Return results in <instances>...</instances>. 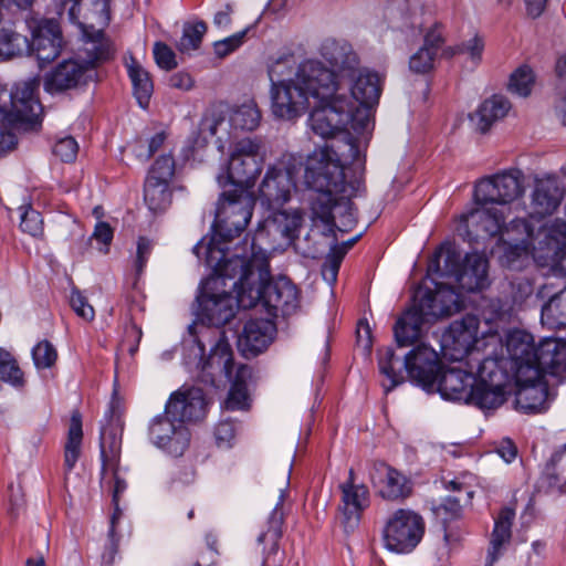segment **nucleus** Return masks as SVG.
Returning a JSON list of instances; mask_svg holds the SVG:
<instances>
[{"instance_id": "nucleus-1", "label": "nucleus", "mask_w": 566, "mask_h": 566, "mask_svg": "<svg viewBox=\"0 0 566 566\" xmlns=\"http://www.w3.org/2000/svg\"><path fill=\"white\" fill-rule=\"evenodd\" d=\"M293 55L282 56L269 66L271 112L274 117L292 120L313 108L308 125L316 136H328L340 127L346 115L338 113L345 99L337 95L333 73L317 61H305L294 73Z\"/></svg>"}, {"instance_id": "nucleus-2", "label": "nucleus", "mask_w": 566, "mask_h": 566, "mask_svg": "<svg viewBox=\"0 0 566 566\" xmlns=\"http://www.w3.org/2000/svg\"><path fill=\"white\" fill-rule=\"evenodd\" d=\"M218 150L226 167V175H219L218 182L221 187L232 185L234 188L224 191L219 200L212 224L214 235L208 244L200 241L193 247L192 251L198 258L202 252L207 255L211 244L226 252L220 245L221 241H231L245 230L255 202L251 188L261 172L258 144H219Z\"/></svg>"}, {"instance_id": "nucleus-3", "label": "nucleus", "mask_w": 566, "mask_h": 566, "mask_svg": "<svg viewBox=\"0 0 566 566\" xmlns=\"http://www.w3.org/2000/svg\"><path fill=\"white\" fill-rule=\"evenodd\" d=\"M206 263L213 274L202 283L197 302L209 321L227 324L234 317L235 306L240 307L238 293L248 290L252 273L241 254L228 258L227 252L213 244L207 250Z\"/></svg>"}, {"instance_id": "nucleus-4", "label": "nucleus", "mask_w": 566, "mask_h": 566, "mask_svg": "<svg viewBox=\"0 0 566 566\" xmlns=\"http://www.w3.org/2000/svg\"><path fill=\"white\" fill-rule=\"evenodd\" d=\"M263 234V230H259L250 243V253L244 251L241 254L252 274L248 290L238 293L239 305L247 310L261 303L272 316L291 315L298 306V291L285 276L268 282L269 259L265 250L259 245Z\"/></svg>"}, {"instance_id": "nucleus-5", "label": "nucleus", "mask_w": 566, "mask_h": 566, "mask_svg": "<svg viewBox=\"0 0 566 566\" xmlns=\"http://www.w3.org/2000/svg\"><path fill=\"white\" fill-rule=\"evenodd\" d=\"M333 81L337 86V95L345 99L339 103L338 113H344L340 127L333 129L328 136H319L323 139L342 138L345 142H358L369 139L374 130V119L370 108L378 103L381 93V80L377 73L358 71L354 78Z\"/></svg>"}, {"instance_id": "nucleus-6", "label": "nucleus", "mask_w": 566, "mask_h": 566, "mask_svg": "<svg viewBox=\"0 0 566 566\" xmlns=\"http://www.w3.org/2000/svg\"><path fill=\"white\" fill-rule=\"evenodd\" d=\"M343 161L337 154L325 144L306 158L304 167V185L317 193L313 200L314 213L324 221H329L336 205V196L346 188Z\"/></svg>"}, {"instance_id": "nucleus-7", "label": "nucleus", "mask_w": 566, "mask_h": 566, "mask_svg": "<svg viewBox=\"0 0 566 566\" xmlns=\"http://www.w3.org/2000/svg\"><path fill=\"white\" fill-rule=\"evenodd\" d=\"M479 318L465 315L450 324L441 339L442 355L451 361H464L465 366L473 367V363H484L492 359L491 354L503 350L502 338L496 332L488 331L478 337Z\"/></svg>"}, {"instance_id": "nucleus-8", "label": "nucleus", "mask_w": 566, "mask_h": 566, "mask_svg": "<svg viewBox=\"0 0 566 566\" xmlns=\"http://www.w3.org/2000/svg\"><path fill=\"white\" fill-rule=\"evenodd\" d=\"M527 233V243L511 248L506 253L507 263L518 269L530 258L539 266H559L566 273V222L555 221L543 226L534 233V229L525 221L517 220Z\"/></svg>"}, {"instance_id": "nucleus-9", "label": "nucleus", "mask_w": 566, "mask_h": 566, "mask_svg": "<svg viewBox=\"0 0 566 566\" xmlns=\"http://www.w3.org/2000/svg\"><path fill=\"white\" fill-rule=\"evenodd\" d=\"M34 81L18 83L11 92L0 85V119L9 125H0V142H13L17 134L38 132L41 106L34 93Z\"/></svg>"}, {"instance_id": "nucleus-10", "label": "nucleus", "mask_w": 566, "mask_h": 566, "mask_svg": "<svg viewBox=\"0 0 566 566\" xmlns=\"http://www.w3.org/2000/svg\"><path fill=\"white\" fill-rule=\"evenodd\" d=\"M63 11L69 20L76 24L84 36V51L92 61H107L113 54L112 43L102 30L108 23L109 12L107 0H64Z\"/></svg>"}, {"instance_id": "nucleus-11", "label": "nucleus", "mask_w": 566, "mask_h": 566, "mask_svg": "<svg viewBox=\"0 0 566 566\" xmlns=\"http://www.w3.org/2000/svg\"><path fill=\"white\" fill-rule=\"evenodd\" d=\"M489 262L479 253H470L463 263H460V255L451 247H440L431 259L428 272L438 274L458 284L461 292H474L485 289L489 285L488 279Z\"/></svg>"}, {"instance_id": "nucleus-12", "label": "nucleus", "mask_w": 566, "mask_h": 566, "mask_svg": "<svg viewBox=\"0 0 566 566\" xmlns=\"http://www.w3.org/2000/svg\"><path fill=\"white\" fill-rule=\"evenodd\" d=\"M478 207L470 210L468 213H464L460 217V223L457 228V231L460 235L464 237L469 241H478L480 239H486L495 237L502 233L504 230H516L526 235L525 239L522 240L521 244L509 245L503 255V262L509 266L506 253L511 248L514 247H523L527 243V233L525 232L523 226L516 224L515 221L518 219L512 220L510 227L505 226L506 211L496 207L495 205H476ZM530 227L531 224L527 220L522 219Z\"/></svg>"}, {"instance_id": "nucleus-13", "label": "nucleus", "mask_w": 566, "mask_h": 566, "mask_svg": "<svg viewBox=\"0 0 566 566\" xmlns=\"http://www.w3.org/2000/svg\"><path fill=\"white\" fill-rule=\"evenodd\" d=\"M510 379L507 359H485L476 367V379L468 403L482 410L499 408L506 400V386Z\"/></svg>"}, {"instance_id": "nucleus-14", "label": "nucleus", "mask_w": 566, "mask_h": 566, "mask_svg": "<svg viewBox=\"0 0 566 566\" xmlns=\"http://www.w3.org/2000/svg\"><path fill=\"white\" fill-rule=\"evenodd\" d=\"M503 350L491 354L492 359H507V371L514 374L516 381H534L539 378L537 365V347L533 336L524 331L507 334Z\"/></svg>"}, {"instance_id": "nucleus-15", "label": "nucleus", "mask_w": 566, "mask_h": 566, "mask_svg": "<svg viewBox=\"0 0 566 566\" xmlns=\"http://www.w3.org/2000/svg\"><path fill=\"white\" fill-rule=\"evenodd\" d=\"M201 368L206 381H214L218 376L232 379L233 357L230 344L222 337L220 332L210 327H202L200 336L196 339Z\"/></svg>"}, {"instance_id": "nucleus-16", "label": "nucleus", "mask_w": 566, "mask_h": 566, "mask_svg": "<svg viewBox=\"0 0 566 566\" xmlns=\"http://www.w3.org/2000/svg\"><path fill=\"white\" fill-rule=\"evenodd\" d=\"M424 534V521L412 510L399 509L388 518L384 528L386 548L395 553H410Z\"/></svg>"}, {"instance_id": "nucleus-17", "label": "nucleus", "mask_w": 566, "mask_h": 566, "mask_svg": "<svg viewBox=\"0 0 566 566\" xmlns=\"http://www.w3.org/2000/svg\"><path fill=\"white\" fill-rule=\"evenodd\" d=\"M148 438L156 448L174 457H180L189 447L190 431L181 420L165 410L163 415L150 420Z\"/></svg>"}, {"instance_id": "nucleus-18", "label": "nucleus", "mask_w": 566, "mask_h": 566, "mask_svg": "<svg viewBox=\"0 0 566 566\" xmlns=\"http://www.w3.org/2000/svg\"><path fill=\"white\" fill-rule=\"evenodd\" d=\"M413 302L431 321H434L460 312L464 301L462 292L449 280L436 282L433 291L429 289L417 291Z\"/></svg>"}, {"instance_id": "nucleus-19", "label": "nucleus", "mask_w": 566, "mask_h": 566, "mask_svg": "<svg viewBox=\"0 0 566 566\" xmlns=\"http://www.w3.org/2000/svg\"><path fill=\"white\" fill-rule=\"evenodd\" d=\"M83 63L77 60H67L45 74L44 90L49 93H62L67 90L86 85L95 76L94 67L102 61H92V56L82 49Z\"/></svg>"}, {"instance_id": "nucleus-20", "label": "nucleus", "mask_w": 566, "mask_h": 566, "mask_svg": "<svg viewBox=\"0 0 566 566\" xmlns=\"http://www.w3.org/2000/svg\"><path fill=\"white\" fill-rule=\"evenodd\" d=\"M522 193L523 187L520 177L512 172H503L476 182L474 201L476 205H495L507 212L509 205Z\"/></svg>"}, {"instance_id": "nucleus-21", "label": "nucleus", "mask_w": 566, "mask_h": 566, "mask_svg": "<svg viewBox=\"0 0 566 566\" xmlns=\"http://www.w3.org/2000/svg\"><path fill=\"white\" fill-rule=\"evenodd\" d=\"M405 370L409 379L430 391L436 387L437 377L441 373L438 353L426 343H419L403 358Z\"/></svg>"}, {"instance_id": "nucleus-22", "label": "nucleus", "mask_w": 566, "mask_h": 566, "mask_svg": "<svg viewBox=\"0 0 566 566\" xmlns=\"http://www.w3.org/2000/svg\"><path fill=\"white\" fill-rule=\"evenodd\" d=\"M458 363L457 366L449 367L446 370L441 368L432 391H439L444 399L468 402L471 388L476 379V364L473 363V367H471L465 366L464 361Z\"/></svg>"}, {"instance_id": "nucleus-23", "label": "nucleus", "mask_w": 566, "mask_h": 566, "mask_svg": "<svg viewBox=\"0 0 566 566\" xmlns=\"http://www.w3.org/2000/svg\"><path fill=\"white\" fill-rule=\"evenodd\" d=\"M564 196L565 186L558 178L548 176L536 180L530 205L531 218L552 216L559 208Z\"/></svg>"}, {"instance_id": "nucleus-24", "label": "nucleus", "mask_w": 566, "mask_h": 566, "mask_svg": "<svg viewBox=\"0 0 566 566\" xmlns=\"http://www.w3.org/2000/svg\"><path fill=\"white\" fill-rule=\"evenodd\" d=\"M284 493L281 491L279 502L268 518V527L258 536V543L263 545L261 566H283L284 552L279 547V541L282 537V526L284 514L282 503Z\"/></svg>"}, {"instance_id": "nucleus-25", "label": "nucleus", "mask_w": 566, "mask_h": 566, "mask_svg": "<svg viewBox=\"0 0 566 566\" xmlns=\"http://www.w3.org/2000/svg\"><path fill=\"white\" fill-rule=\"evenodd\" d=\"M208 402L200 388L180 389L174 392L166 403V411L171 413L184 424L187 421H199L207 413Z\"/></svg>"}, {"instance_id": "nucleus-26", "label": "nucleus", "mask_w": 566, "mask_h": 566, "mask_svg": "<svg viewBox=\"0 0 566 566\" xmlns=\"http://www.w3.org/2000/svg\"><path fill=\"white\" fill-rule=\"evenodd\" d=\"M370 479L379 495L386 500H403L412 492V484L406 475L386 463H376Z\"/></svg>"}, {"instance_id": "nucleus-27", "label": "nucleus", "mask_w": 566, "mask_h": 566, "mask_svg": "<svg viewBox=\"0 0 566 566\" xmlns=\"http://www.w3.org/2000/svg\"><path fill=\"white\" fill-rule=\"evenodd\" d=\"M322 56L333 66L335 71L329 70L335 78L353 80L357 73L358 59L353 51L352 45L346 41L327 39L321 46Z\"/></svg>"}, {"instance_id": "nucleus-28", "label": "nucleus", "mask_w": 566, "mask_h": 566, "mask_svg": "<svg viewBox=\"0 0 566 566\" xmlns=\"http://www.w3.org/2000/svg\"><path fill=\"white\" fill-rule=\"evenodd\" d=\"M62 42L60 24L53 19H44L33 31L30 49L40 62L50 63L60 55Z\"/></svg>"}, {"instance_id": "nucleus-29", "label": "nucleus", "mask_w": 566, "mask_h": 566, "mask_svg": "<svg viewBox=\"0 0 566 566\" xmlns=\"http://www.w3.org/2000/svg\"><path fill=\"white\" fill-rule=\"evenodd\" d=\"M539 378L545 374L566 380V340L546 337L537 346V365Z\"/></svg>"}, {"instance_id": "nucleus-30", "label": "nucleus", "mask_w": 566, "mask_h": 566, "mask_svg": "<svg viewBox=\"0 0 566 566\" xmlns=\"http://www.w3.org/2000/svg\"><path fill=\"white\" fill-rule=\"evenodd\" d=\"M292 187L293 180L289 172L270 169L260 186L259 199L269 209L279 210L290 200Z\"/></svg>"}, {"instance_id": "nucleus-31", "label": "nucleus", "mask_w": 566, "mask_h": 566, "mask_svg": "<svg viewBox=\"0 0 566 566\" xmlns=\"http://www.w3.org/2000/svg\"><path fill=\"white\" fill-rule=\"evenodd\" d=\"M354 470H349L348 481L340 485L342 513L346 528H354L365 509L369 505V491L363 484H355Z\"/></svg>"}, {"instance_id": "nucleus-32", "label": "nucleus", "mask_w": 566, "mask_h": 566, "mask_svg": "<svg viewBox=\"0 0 566 566\" xmlns=\"http://www.w3.org/2000/svg\"><path fill=\"white\" fill-rule=\"evenodd\" d=\"M431 319L413 302L407 311L397 319L394 326V335L399 347H415L421 343L423 326Z\"/></svg>"}, {"instance_id": "nucleus-33", "label": "nucleus", "mask_w": 566, "mask_h": 566, "mask_svg": "<svg viewBox=\"0 0 566 566\" xmlns=\"http://www.w3.org/2000/svg\"><path fill=\"white\" fill-rule=\"evenodd\" d=\"M275 331V325L271 319H250L239 336V348L245 355H258L272 342Z\"/></svg>"}, {"instance_id": "nucleus-34", "label": "nucleus", "mask_w": 566, "mask_h": 566, "mask_svg": "<svg viewBox=\"0 0 566 566\" xmlns=\"http://www.w3.org/2000/svg\"><path fill=\"white\" fill-rule=\"evenodd\" d=\"M123 424L120 419H112L111 422L102 429L101 432V457H102V475L106 480V474L119 464L122 450Z\"/></svg>"}, {"instance_id": "nucleus-35", "label": "nucleus", "mask_w": 566, "mask_h": 566, "mask_svg": "<svg viewBox=\"0 0 566 566\" xmlns=\"http://www.w3.org/2000/svg\"><path fill=\"white\" fill-rule=\"evenodd\" d=\"M516 407L525 413H539L548 409L549 396L543 378L534 381H517Z\"/></svg>"}, {"instance_id": "nucleus-36", "label": "nucleus", "mask_w": 566, "mask_h": 566, "mask_svg": "<svg viewBox=\"0 0 566 566\" xmlns=\"http://www.w3.org/2000/svg\"><path fill=\"white\" fill-rule=\"evenodd\" d=\"M515 511L511 507H503L494 520V528L491 534L490 548L488 552L486 566H493L502 555L512 537V525Z\"/></svg>"}, {"instance_id": "nucleus-37", "label": "nucleus", "mask_w": 566, "mask_h": 566, "mask_svg": "<svg viewBox=\"0 0 566 566\" xmlns=\"http://www.w3.org/2000/svg\"><path fill=\"white\" fill-rule=\"evenodd\" d=\"M511 107L510 101L503 95L495 94L486 98L474 116L476 129L486 133L495 122L507 115Z\"/></svg>"}, {"instance_id": "nucleus-38", "label": "nucleus", "mask_w": 566, "mask_h": 566, "mask_svg": "<svg viewBox=\"0 0 566 566\" xmlns=\"http://www.w3.org/2000/svg\"><path fill=\"white\" fill-rule=\"evenodd\" d=\"M379 371L386 377L387 381L382 382L386 394L401 385L405 381V366L400 357L396 356L395 350L386 347L378 353Z\"/></svg>"}, {"instance_id": "nucleus-39", "label": "nucleus", "mask_w": 566, "mask_h": 566, "mask_svg": "<svg viewBox=\"0 0 566 566\" xmlns=\"http://www.w3.org/2000/svg\"><path fill=\"white\" fill-rule=\"evenodd\" d=\"M252 376L251 367L240 365L233 377L232 386L224 402L228 410H245L250 406L247 382Z\"/></svg>"}, {"instance_id": "nucleus-40", "label": "nucleus", "mask_w": 566, "mask_h": 566, "mask_svg": "<svg viewBox=\"0 0 566 566\" xmlns=\"http://www.w3.org/2000/svg\"><path fill=\"white\" fill-rule=\"evenodd\" d=\"M126 67L133 84L134 95L140 107L146 108L154 92L151 77L133 56L126 62Z\"/></svg>"}, {"instance_id": "nucleus-41", "label": "nucleus", "mask_w": 566, "mask_h": 566, "mask_svg": "<svg viewBox=\"0 0 566 566\" xmlns=\"http://www.w3.org/2000/svg\"><path fill=\"white\" fill-rule=\"evenodd\" d=\"M82 439V418L81 415L75 411L71 416L67 430V439L64 447V468L66 472L73 470L80 458Z\"/></svg>"}, {"instance_id": "nucleus-42", "label": "nucleus", "mask_w": 566, "mask_h": 566, "mask_svg": "<svg viewBox=\"0 0 566 566\" xmlns=\"http://www.w3.org/2000/svg\"><path fill=\"white\" fill-rule=\"evenodd\" d=\"M541 321L549 328L566 326V287L549 296L542 307Z\"/></svg>"}, {"instance_id": "nucleus-43", "label": "nucleus", "mask_w": 566, "mask_h": 566, "mask_svg": "<svg viewBox=\"0 0 566 566\" xmlns=\"http://www.w3.org/2000/svg\"><path fill=\"white\" fill-rule=\"evenodd\" d=\"M262 114L256 103L249 99L233 108L230 125L234 130L253 132L260 126Z\"/></svg>"}, {"instance_id": "nucleus-44", "label": "nucleus", "mask_w": 566, "mask_h": 566, "mask_svg": "<svg viewBox=\"0 0 566 566\" xmlns=\"http://www.w3.org/2000/svg\"><path fill=\"white\" fill-rule=\"evenodd\" d=\"M144 200L153 212L164 211L170 205L171 200L169 182L146 179Z\"/></svg>"}, {"instance_id": "nucleus-45", "label": "nucleus", "mask_w": 566, "mask_h": 566, "mask_svg": "<svg viewBox=\"0 0 566 566\" xmlns=\"http://www.w3.org/2000/svg\"><path fill=\"white\" fill-rule=\"evenodd\" d=\"M29 50L30 42L27 36L11 30H0V60L21 55Z\"/></svg>"}, {"instance_id": "nucleus-46", "label": "nucleus", "mask_w": 566, "mask_h": 566, "mask_svg": "<svg viewBox=\"0 0 566 566\" xmlns=\"http://www.w3.org/2000/svg\"><path fill=\"white\" fill-rule=\"evenodd\" d=\"M0 381L8 382L13 387L24 385L23 373L15 358L3 348H0Z\"/></svg>"}, {"instance_id": "nucleus-47", "label": "nucleus", "mask_w": 566, "mask_h": 566, "mask_svg": "<svg viewBox=\"0 0 566 566\" xmlns=\"http://www.w3.org/2000/svg\"><path fill=\"white\" fill-rule=\"evenodd\" d=\"M207 29L208 27L203 21L186 23L184 25L182 36L177 44L178 50L184 53L199 49Z\"/></svg>"}, {"instance_id": "nucleus-48", "label": "nucleus", "mask_w": 566, "mask_h": 566, "mask_svg": "<svg viewBox=\"0 0 566 566\" xmlns=\"http://www.w3.org/2000/svg\"><path fill=\"white\" fill-rule=\"evenodd\" d=\"M534 83L535 76L532 69L524 65L512 73L509 90L518 96L526 97L531 94Z\"/></svg>"}, {"instance_id": "nucleus-49", "label": "nucleus", "mask_w": 566, "mask_h": 566, "mask_svg": "<svg viewBox=\"0 0 566 566\" xmlns=\"http://www.w3.org/2000/svg\"><path fill=\"white\" fill-rule=\"evenodd\" d=\"M175 174V159L169 151L168 154L163 151V154L156 159L154 166L151 167L147 179H153L157 181L169 182L171 181Z\"/></svg>"}, {"instance_id": "nucleus-50", "label": "nucleus", "mask_w": 566, "mask_h": 566, "mask_svg": "<svg viewBox=\"0 0 566 566\" xmlns=\"http://www.w3.org/2000/svg\"><path fill=\"white\" fill-rule=\"evenodd\" d=\"M32 358L38 369L51 368L57 359V352L49 340L44 339L33 347Z\"/></svg>"}, {"instance_id": "nucleus-51", "label": "nucleus", "mask_w": 566, "mask_h": 566, "mask_svg": "<svg viewBox=\"0 0 566 566\" xmlns=\"http://www.w3.org/2000/svg\"><path fill=\"white\" fill-rule=\"evenodd\" d=\"M437 53L432 49L419 48L409 59V69L417 74H426L433 70Z\"/></svg>"}, {"instance_id": "nucleus-52", "label": "nucleus", "mask_w": 566, "mask_h": 566, "mask_svg": "<svg viewBox=\"0 0 566 566\" xmlns=\"http://www.w3.org/2000/svg\"><path fill=\"white\" fill-rule=\"evenodd\" d=\"M20 228L23 232L36 237L42 233V219L40 212L34 210L30 203L20 207Z\"/></svg>"}, {"instance_id": "nucleus-53", "label": "nucleus", "mask_w": 566, "mask_h": 566, "mask_svg": "<svg viewBox=\"0 0 566 566\" xmlns=\"http://www.w3.org/2000/svg\"><path fill=\"white\" fill-rule=\"evenodd\" d=\"M444 24L440 21H434L423 34V48L432 49L434 53L442 48L446 42Z\"/></svg>"}, {"instance_id": "nucleus-54", "label": "nucleus", "mask_w": 566, "mask_h": 566, "mask_svg": "<svg viewBox=\"0 0 566 566\" xmlns=\"http://www.w3.org/2000/svg\"><path fill=\"white\" fill-rule=\"evenodd\" d=\"M228 123L222 117H217L212 115L211 118H206L201 123V134L203 139L208 137L214 138L217 142H223L227 139L224 135L219 134L220 132H227Z\"/></svg>"}, {"instance_id": "nucleus-55", "label": "nucleus", "mask_w": 566, "mask_h": 566, "mask_svg": "<svg viewBox=\"0 0 566 566\" xmlns=\"http://www.w3.org/2000/svg\"><path fill=\"white\" fill-rule=\"evenodd\" d=\"M247 30L238 32L231 36H228L223 40L216 41L213 44L214 53L219 57H224L235 51L239 46H241L244 42Z\"/></svg>"}, {"instance_id": "nucleus-56", "label": "nucleus", "mask_w": 566, "mask_h": 566, "mask_svg": "<svg viewBox=\"0 0 566 566\" xmlns=\"http://www.w3.org/2000/svg\"><path fill=\"white\" fill-rule=\"evenodd\" d=\"M461 44V54H467L469 60L474 64L478 65L482 61V54L484 51V39L479 35L474 34L469 40L460 43Z\"/></svg>"}, {"instance_id": "nucleus-57", "label": "nucleus", "mask_w": 566, "mask_h": 566, "mask_svg": "<svg viewBox=\"0 0 566 566\" xmlns=\"http://www.w3.org/2000/svg\"><path fill=\"white\" fill-rule=\"evenodd\" d=\"M70 304L77 316L87 322L93 321L95 316L94 307L87 302V298L78 290L72 291Z\"/></svg>"}, {"instance_id": "nucleus-58", "label": "nucleus", "mask_w": 566, "mask_h": 566, "mask_svg": "<svg viewBox=\"0 0 566 566\" xmlns=\"http://www.w3.org/2000/svg\"><path fill=\"white\" fill-rule=\"evenodd\" d=\"M556 73L558 77L557 87L562 94V98L557 105V112L563 123L566 125V55L558 60Z\"/></svg>"}, {"instance_id": "nucleus-59", "label": "nucleus", "mask_w": 566, "mask_h": 566, "mask_svg": "<svg viewBox=\"0 0 566 566\" xmlns=\"http://www.w3.org/2000/svg\"><path fill=\"white\" fill-rule=\"evenodd\" d=\"M154 57L157 65L164 70H172L177 66L174 51L165 43L156 42L154 45Z\"/></svg>"}, {"instance_id": "nucleus-60", "label": "nucleus", "mask_w": 566, "mask_h": 566, "mask_svg": "<svg viewBox=\"0 0 566 566\" xmlns=\"http://www.w3.org/2000/svg\"><path fill=\"white\" fill-rule=\"evenodd\" d=\"M511 286L513 302L518 305L525 302L534 291L532 281L525 276L516 277Z\"/></svg>"}, {"instance_id": "nucleus-61", "label": "nucleus", "mask_w": 566, "mask_h": 566, "mask_svg": "<svg viewBox=\"0 0 566 566\" xmlns=\"http://www.w3.org/2000/svg\"><path fill=\"white\" fill-rule=\"evenodd\" d=\"M159 145L160 144H126V146L120 147V153L129 151L135 156L136 160L145 163L158 151Z\"/></svg>"}, {"instance_id": "nucleus-62", "label": "nucleus", "mask_w": 566, "mask_h": 566, "mask_svg": "<svg viewBox=\"0 0 566 566\" xmlns=\"http://www.w3.org/2000/svg\"><path fill=\"white\" fill-rule=\"evenodd\" d=\"M234 424L230 421L220 422L214 430L216 442L220 448H229L234 439Z\"/></svg>"}, {"instance_id": "nucleus-63", "label": "nucleus", "mask_w": 566, "mask_h": 566, "mask_svg": "<svg viewBox=\"0 0 566 566\" xmlns=\"http://www.w3.org/2000/svg\"><path fill=\"white\" fill-rule=\"evenodd\" d=\"M153 250V243L147 238H139L137 242V255L135 260L136 274L140 275L146 266L149 255Z\"/></svg>"}, {"instance_id": "nucleus-64", "label": "nucleus", "mask_w": 566, "mask_h": 566, "mask_svg": "<svg viewBox=\"0 0 566 566\" xmlns=\"http://www.w3.org/2000/svg\"><path fill=\"white\" fill-rule=\"evenodd\" d=\"M78 153V144H53L52 154L63 163H72Z\"/></svg>"}]
</instances>
